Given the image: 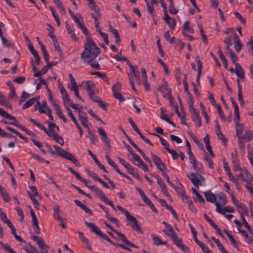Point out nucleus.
Instances as JSON below:
<instances>
[{
  "mask_svg": "<svg viewBox=\"0 0 253 253\" xmlns=\"http://www.w3.org/2000/svg\"><path fill=\"white\" fill-rule=\"evenodd\" d=\"M84 47V49L81 57L84 62L93 61L100 53L99 48L97 47L92 38H87Z\"/></svg>",
  "mask_w": 253,
  "mask_h": 253,
  "instance_id": "f257e3e1",
  "label": "nucleus"
},
{
  "mask_svg": "<svg viewBox=\"0 0 253 253\" xmlns=\"http://www.w3.org/2000/svg\"><path fill=\"white\" fill-rule=\"evenodd\" d=\"M85 225L90 229L91 232L94 233L97 235L102 238L103 239L107 241L112 245L116 246V244L112 241L93 222H85Z\"/></svg>",
  "mask_w": 253,
  "mask_h": 253,
  "instance_id": "f03ea898",
  "label": "nucleus"
},
{
  "mask_svg": "<svg viewBox=\"0 0 253 253\" xmlns=\"http://www.w3.org/2000/svg\"><path fill=\"white\" fill-rule=\"evenodd\" d=\"M192 184L197 188L199 186H205L206 182L205 178L200 174L192 172L187 175Z\"/></svg>",
  "mask_w": 253,
  "mask_h": 253,
  "instance_id": "7ed1b4c3",
  "label": "nucleus"
},
{
  "mask_svg": "<svg viewBox=\"0 0 253 253\" xmlns=\"http://www.w3.org/2000/svg\"><path fill=\"white\" fill-rule=\"evenodd\" d=\"M53 147L55 148V151H50V153L53 155H56L58 156L62 157L69 161H71L74 157L71 153L65 151L61 147L56 145H53Z\"/></svg>",
  "mask_w": 253,
  "mask_h": 253,
  "instance_id": "20e7f679",
  "label": "nucleus"
},
{
  "mask_svg": "<svg viewBox=\"0 0 253 253\" xmlns=\"http://www.w3.org/2000/svg\"><path fill=\"white\" fill-rule=\"evenodd\" d=\"M188 155L190 162L192 165L193 169L196 171H201L203 170V166L200 163L197 162L196 159L192 151L188 152Z\"/></svg>",
  "mask_w": 253,
  "mask_h": 253,
  "instance_id": "39448f33",
  "label": "nucleus"
},
{
  "mask_svg": "<svg viewBox=\"0 0 253 253\" xmlns=\"http://www.w3.org/2000/svg\"><path fill=\"white\" fill-rule=\"evenodd\" d=\"M126 219L129 221V225L133 229L137 232L142 233L141 229L138 224V221L134 216L130 215Z\"/></svg>",
  "mask_w": 253,
  "mask_h": 253,
  "instance_id": "423d86ee",
  "label": "nucleus"
},
{
  "mask_svg": "<svg viewBox=\"0 0 253 253\" xmlns=\"http://www.w3.org/2000/svg\"><path fill=\"white\" fill-rule=\"evenodd\" d=\"M151 158L157 166V169L161 171L164 170L166 169V166L164 163L162 161L161 159L157 156L151 154Z\"/></svg>",
  "mask_w": 253,
  "mask_h": 253,
  "instance_id": "0eeeda50",
  "label": "nucleus"
},
{
  "mask_svg": "<svg viewBox=\"0 0 253 253\" xmlns=\"http://www.w3.org/2000/svg\"><path fill=\"white\" fill-rule=\"evenodd\" d=\"M118 237L119 239H120L121 241H122L124 243H125L126 245L129 246L131 247L135 248L136 249H138V247L136 245H135L133 243L129 241L125 236L124 234L121 233L119 231H116L114 232Z\"/></svg>",
  "mask_w": 253,
  "mask_h": 253,
  "instance_id": "6e6552de",
  "label": "nucleus"
},
{
  "mask_svg": "<svg viewBox=\"0 0 253 253\" xmlns=\"http://www.w3.org/2000/svg\"><path fill=\"white\" fill-rule=\"evenodd\" d=\"M90 189L92 190L94 192L97 196L103 202H106L109 199L106 197L105 194L103 192L101 189L98 188L96 186L93 185L90 187Z\"/></svg>",
  "mask_w": 253,
  "mask_h": 253,
  "instance_id": "1a4fd4ad",
  "label": "nucleus"
},
{
  "mask_svg": "<svg viewBox=\"0 0 253 253\" xmlns=\"http://www.w3.org/2000/svg\"><path fill=\"white\" fill-rule=\"evenodd\" d=\"M163 232L167 236H169L171 240L173 242V243L178 247H179L182 244V242L181 239L179 238L176 234H175L174 235H170L168 231L166 229H164Z\"/></svg>",
  "mask_w": 253,
  "mask_h": 253,
  "instance_id": "9d476101",
  "label": "nucleus"
},
{
  "mask_svg": "<svg viewBox=\"0 0 253 253\" xmlns=\"http://www.w3.org/2000/svg\"><path fill=\"white\" fill-rule=\"evenodd\" d=\"M83 106H80V113L79 115V120L81 122L84 127L87 126V124H89L88 118L85 112L82 111Z\"/></svg>",
  "mask_w": 253,
  "mask_h": 253,
  "instance_id": "9b49d317",
  "label": "nucleus"
},
{
  "mask_svg": "<svg viewBox=\"0 0 253 253\" xmlns=\"http://www.w3.org/2000/svg\"><path fill=\"white\" fill-rule=\"evenodd\" d=\"M190 112L192 120L196 123H197V126L198 127L201 126L202 125V120L199 114L197 112L196 109H192V111Z\"/></svg>",
  "mask_w": 253,
  "mask_h": 253,
  "instance_id": "f8f14e48",
  "label": "nucleus"
},
{
  "mask_svg": "<svg viewBox=\"0 0 253 253\" xmlns=\"http://www.w3.org/2000/svg\"><path fill=\"white\" fill-rule=\"evenodd\" d=\"M98 133L101 136V139L108 146H110V141L106 132L102 127L98 128Z\"/></svg>",
  "mask_w": 253,
  "mask_h": 253,
  "instance_id": "ddd939ff",
  "label": "nucleus"
},
{
  "mask_svg": "<svg viewBox=\"0 0 253 253\" xmlns=\"http://www.w3.org/2000/svg\"><path fill=\"white\" fill-rule=\"evenodd\" d=\"M131 73L133 74L135 77L136 83L140 85L141 84L140 77L139 75V72L138 70L137 67L136 66L131 65L130 66Z\"/></svg>",
  "mask_w": 253,
  "mask_h": 253,
  "instance_id": "4468645a",
  "label": "nucleus"
},
{
  "mask_svg": "<svg viewBox=\"0 0 253 253\" xmlns=\"http://www.w3.org/2000/svg\"><path fill=\"white\" fill-rule=\"evenodd\" d=\"M33 239L34 241L37 242V244L41 250L44 248H49V247L46 245L44 240L41 237L37 236H34L33 237Z\"/></svg>",
  "mask_w": 253,
  "mask_h": 253,
  "instance_id": "2eb2a0df",
  "label": "nucleus"
},
{
  "mask_svg": "<svg viewBox=\"0 0 253 253\" xmlns=\"http://www.w3.org/2000/svg\"><path fill=\"white\" fill-rule=\"evenodd\" d=\"M50 136L49 137H51L53 139L55 140L57 143H58L61 145L63 146L64 145V140L63 137L59 135L58 134L56 133L55 132V130L54 129L52 133L50 132Z\"/></svg>",
  "mask_w": 253,
  "mask_h": 253,
  "instance_id": "dca6fc26",
  "label": "nucleus"
},
{
  "mask_svg": "<svg viewBox=\"0 0 253 253\" xmlns=\"http://www.w3.org/2000/svg\"><path fill=\"white\" fill-rule=\"evenodd\" d=\"M234 48L237 52H239L242 48V44L238 37L235 33L234 35Z\"/></svg>",
  "mask_w": 253,
  "mask_h": 253,
  "instance_id": "f3484780",
  "label": "nucleus"
},
{
  "mask_svg": "<svg viewBox=\"0 0 253 253\" xmlns=\"http://www.w3.org/2000/svg\"><path fill=\"white\" fill-rule=\"evenodd\" d=\"M235 72L236 75L241 79H244V72L239 63H236Z\"/></svg>",
  "mask_w": 253,
  "mask_h": 253,
  "instance_id": "a211bd4d",
  "label": "nucleus"
},
{
  "mask_svg": "<svg viewBox=\"0 0 253 253\" xmlns=\"http://www.w3.org/2000/svg\"><path fill=\"white\" fill-rule=\"evenodd\" d=\"M204 195L206 200L208 201H209L212 203H215L216 202V198L215 195L210 191L205 192Z\"/></svg>",
  "mask_w": 253,
  "mask_h": 253,
  "instance_id": "6ab92c4d",
  "label": "nucleus"
},
{
  "mask_svg": "<svg viewBox=\"0 0 253 253\" xmlns=\"http://www.w3.org/2000/svg\"><path fill=\"white\" fill-rule=\"evenodd\" d=\"M74 202L77 206L80 207L82 210L84 211L86 213L90 215H92L93 214L92 211L90 209L78 200H75Z\"/></svg>",
  "mask_w": 253,
  "mask_h": 253,
  "instance_id": "aec40b11",
  "label": "nucleus"
},
{
  "mask_svg": "<svg viewBox=\"0 0 253 253\" xmlns=\"http://www.w3.org/2000/svg\"><path fill=\"white\" fill-rule=\"evenodd\" d=\"M78 234L82 241L86 245L87 249L91 251V246L89 242V240L84 236V234L81 232H78Z\"/></svg>",
  "mask_w": 253,
  "mask_h": 253,
  "instance_id": "412c9836",
  "label": "nucleus"
},
{
  "mask_svg": "<svg viewBox=\"0 0 253 253\" xmlns=\"http://www.w3.org/2000/svg\"><path fill=\"white\" fill-rule=\"evenodd\" d=\"M85 85L86 86V90L88 92L89 95H94L95 87V84L89 81H87L85 84Z\"/></svg>",
  "mask_w": 253,
  "mask_h": 253,
  "instance_id": "4be33fe9",
  "label": "nucleus"
},
{
  "mask_svg": "<svg viewBox=\"0 0 253 253\" xmlns=\"http://www.w3.org/2000/svg\"><path fill=\"white\" fill-rule=\"evenodd\" d=\"M62 99L64 101V104L65 105H66V103H68L70 106L72 107L73 109H76V105H74V103L72 102V101L71 100L69 97V95L68 93H66L64 95H62ZM66 106H65L66 107Z\"/></svg>",
  "mask_w": 253,
  "mask_h": 253,
  "instance_id": "5701e85b",
  "label": "nucleus"
},
{
  "mask_svg": "<svg viewBox=\"0 0 253 253\" xmlns=\"http://www.w3.org/2000/svg\"><path fill=\"white\" fill-rule=\"evenodd\" d=\"M118 159L119 160V162L124 166V167L127 169V171L130 173L133 169L132 166L128 163L126 162L123 159L118 157Z\"/></svg>",
  "mask_w": 253,
  "mask_h": 253,
  "instance_id": "b1692460",
  "label": "nucleus"
},
{
  "mask_svg": "<svg viewBox=\"0 0 253 253\" xmlns=\"http://www.w3.org/2000/svg\"><path fill=\"white\" fill-rule=\"evenodd\" d=\"M66 28L68 33L69 34L72 40L75 41H78V38L77 37L75 33L71 29L69 24L67 22H66Z\"/></svg>",
  "mask_w": 253,
  "mask_h": 253,
  "instance_id": "393cba45",
  "label": "nucleus"
},
{
  "mask_svg": "<svg viewBox=\"0 0 253 253\" xmlns=\"http://www.w3.org/2000/svg\"><path fill=\"white\" fill-rule=\"evenodd\" d=\"M59 208L60 207L58 205H56L53 207V217L56 220L62 221V218L59 215Z\"/></svg>",
  "mask_w": 253,
  "mask_h": 253,
  "instance_id": "a878e982",
  "label": "nucleus"
},
{
  "mask_svg": "<svg viewBox=\"0 0 253 253\" xmlns=\"http://www.w3.org/2000/svg\"><path fill=\"white\" fill-rule=\"evenodd\" d=\"M243 130L244 126L243 124L236 125V135L238 139H240V137H242Z\"/></svg>",
  "mask_w": 253,
  "mask_h": 253,
  "instance_id": "bb28decb",
  "label": "nucleus"
},
{
  "mask_svg": "<svg viewBox=\"0 0 253 253\" xmlns=\"http://www.w3.org/2000/svg\"><path fill=\"white\" fill-rule=\"evenodd\" d=\"M68 169L69 170L71 171V172L73 174H74L78 179L83 182L84 184H86L87 182V180L82 177L79 174V173L76 171L75 170H74L72 168L69 167Z\"/></svg>",
  "mask_w": 253,
  "mask_h": 253,
  "instance_id": "cd10ccee",
  "label": "nucleus"
},
{
  "mask_svg": "<svg viewBox=\"0 0 253 253\" xmlns=\"http://www.w3.org/2000/svg\"><path fill=\"white\" fill-rule=\"evenodd\" d=\"M32 218V225L34 227H35V233L37 234H39L40 233V228L39 225V221L37 216L33 217Z\"/></svg>",
  "mask_w": 253,
  "mask_h": 253,
  "instance_id": "c85d7f7f",
  "label": "nucleus"
},
{
  "mask_svg": "<svg viewBox=\"0 0 253 253\" xmlns=\"http://www.w3.org/2000/svg\"><path fill=\"white\" fill-rule=\"evenodd\" d=\"M241 218L242 219V222L243 224L244 225L245 227L248 229L249 233L253 235V230L251 228V227L249 225L247 221H246L244 215L243 214H241Z\"/></svg>",
  "mask_w": 253,
  "mask_h": 253,
  "instance_id": "c756f323",
  "label": "nucleus"
},
{
  "mask_svg": "<svg viewBox=\"0 0 253 253\" xmlns=\"http://www.w3.org/2000/svg\"><path fill=\"white\" fill-rule=\"evenodd\" d=\"M154 244L156 246H160L161 245H166L168 244L166 241H162L160 238L156 236H152Z\"/></svg>",
  "mask_w": 253,
  "mask_h": 253,
  "instance_id": "7c9ffc66",
  "label": "nucleus"
},
{
  "mask_svg": "<svg viewBox=\"0 0 253 253\" xmlns=\"http://www.w3.org/2000/svg\"><path fill=\"white\" fill-rule=\"evenodd\" d=\"M36 100V97H33L30 99L28 101L25 103V104L23 106L22 109H26L27 108H29L30 106H31L35 103Z\"/></svg>",
  "mask_w": 253,
  "mask_h": 253,
  "instance_id": "2f4dec72",
  "label": "nucleus"
},
{
  "mask_svg": "<svg viewBox=\"0 0 253 253\" xmlns=\"http://www.w3.org/2000/svg\"><path fill=\"white\" fill-rule=\"evenodd\" d=\"M48 70V68L47 67V66H44L40 71H39L38 72H36L34 73V76L35 77H40L42 75L45 74L46 73Z\"/></svg>",
  "mask_w": 253,
  "mask_h": 253,
  "instance_id": "473e14b6",
  "label": "nucleus"
},
{
  "mask_svg": "<svg viewBox=\"0 0 253 253\" xmlns=\"http://www.w3.org/2000/svg\"><path fill=\"white\" fill-rule=\"evenodd\" d=\"M66 109L67 111L68 116L71 118V120L74 123L75 126L79 125V124L76 118L74 117V115L73 114L71 110L67 106H66Z\"/></svg>",
  "mask_w": 253,
  "mask_h": 253,
  "instance_id": "72a5a7b5",
  "label": "nucleus"
},
{
  "mask_svg": "<svg viewBox=\"0 0 253 253\" xmlns=\"http://www.w3.org/2000/svg\"><path fill=\"white\" fill-rule=\"evenodd\" d=\"M158 184L161 187L162 191L166 195H167L168 194V191L167 190V188L165 183L163 181L162 179H158Z\"/></svg>",
  "mask_w": 253,
  "mask_h": 253,
  "instance_id": "f704fd0d",
  "label": "nucleus"
},
{
  "mask_svg": "<svg viewBox=\"0 0 253 253\" xmlns=\"http://www.w3.org/2000/svg\"><path fill=\"white\" fill-rule=\"evenodd\" d=\"M243 139H248L249 141H251L253 138V134L252 131H247L244 135L242 136Z\"/></svg>",
  "mask_w": 253,
  "mask_h": 253,
  "instance_id": "c9c22d12",
  "label": "nucleus"
},
{
  "mask_svg": "<svg viewBox=\"0 0 253 253\" xmlns=\"http://www.w3.org/2000/svg\"><path fill=\"white\" fill-rule=\"evenodd\" d=\"M40 98V96H38V97L37 98V100L36 101V103L35 105V106H34V108H35V110H38L39 112L41 113V114H43V113H44V110L43 109H42L41 108V102L38 101V99H39Z\"/></svg>",
  "mask_w": 253,
  "mask_h": 253,
  "instance_id": "e433bc0d",
  "label": "nucleus"
},
{
  "mask_svg": "<svg viewBox=\"0 0 253 253\" xmlns=\"http://www.w3.org/2000/svg\"><path fill=\"white\" fill-rule=\"evenodd\" d=\"M84 63H86L88 65H89L92 68L96 69L99 70L100 69V66L98 62L96 61H91L90 62H84Z\"/></svg>",
  "mask_w": 253,
  "mask_h": 253,
  "instance_id": "4c0bfd02",
  "label": "nucleus"
},
{
  "mask_svg": "<svg viewBox=\"0 0 253 253\" xmlns=\"http://www.w3.org/2000/svg\"><path fill=\"white\" fill-rule=\"evenodd\" d=\"M38 127H39L42 130H43L47 134L48 136H50L51 134L50 133V132L52 133L53 130H54V128L50 127L49 130H47L45 127L44 126L42 125L41 123L40 124H38Z\"/></svg>",
  "mask_w": 253,
  "mask_h": 253,
  "instance_id": "58836bf2",
  "label": "nucleus"
},
{
  "mask_svg": "<svg viewBox=\"0 0 253 253\" xmlns=\"http://www.w3.org/2000/svg\"><path fill=\"white\" fill-rule=\"evenodd\" d=\"M169 12L171 14H176L178 12V10H176L174 7V4L172 0H169Z\"/></svg>",
  "mask_w": 253,
  "mask_h": 253,
  "instance_id": "ea45409f",
  "label": "nucleus"
},
{
  "mask_svg": "<svg viewBox=\"0 0 253 253\" xmlns=\"http://www.w3.org/2000/svg\"><path fill=\"white\" fill-rule=\"evenodd\" d=\"M3 117L10 120H13L14 121H16V118L14 116H11V115L8 114L6 112L3 110L1 114L0 115Z\"/></svg>",
  "mask_w": 253,
  "mask_h": 253,
  "instance_id": "a19ab883",
  "label": "nucleus"
},
{
  "mask_svg": "<svg viewBox=\"0 0 253 253\" xmlns=\"http://www.w3.org/2000/svg\"><path fill=\"white\" fill-rule=\"evenodd\" d=\"M183 29L187 31L188 32L193 33L194 32V29L190 27V23L188 21H186L183 24Z\"/></svg>",
  "mask_w": 253,
  "mask_h": 253,
  "instance_id": "79ce46f5",
  "label": "nucleus"
},
{
  "mask_svg": "<svg viewBox=\"0 0 253 253\" xmlns=\"http://www.w3.org/2000/svg\"><path fill=\"white\" fill-rule=\"evenodd\" d=\"M168 153H170L174 160H176L178 158V154L175 150L171 149L169 148H165Z\"/></svg>",
  "mask_w": 253,
  "mask_h": 253,
  "instance_id": "37998d69",
  "label": "nucleus"
},
{
  "mask_svg": "<svg viewBox=\"0 0 253 253\" xmlns=\"http://www.w3.org/2000/svg\"><path fill=\"white\" fill-rule=\"evenodd\" d=\"M166 22L171 29L174 28L176 23V21L174 19L170 18L169 20H167Z\"/></svg>",
  "mask_w": 253,
  "mask_h": 253,
  "instance_id": "c03bdc74",
  "label": "nucleus"
},
{
  "mask_svg": "<svg viewBox=\"0 0 253 253\" xmlns=\"http://www.w3.org/2000/svg\"><path fill=\"white\" fill-rule=\"evenodd\" d=\"M216 109L217 110L218 114L219 115L220 117L221 118V120L223 121H225V116H224L223 111L222 110L221 107L220 105H215Z\"/></svg>",
  "mask_w": 253,
  "mask_h": 253,
  "instance_id": "a18cd8bd",
  "label": "nucleus"
},
{
  "mask_svg": "<svg viewBox=\"0 0 253 253\" xmlns=\"http://www.w3.org/2000/svg\"><path fill=\"white\" fill-rule=\"evenodd\" d=\"M228 52L230 55V57L231 58V60L232 63L235 64H236V63H237L236 62L238 60V57L236 56L233 50H230V51Z\"/></svg>",
  "mask_w": 253,
  "mask_h": 253,
  "instance_id": "49530a36",
  "label": "nucleus"
},
{
  "mask_svg": "<svg viewBox=\"0 0 253 253\" xmlns=\"http://www.w3.org/2000/svg\"><path fill=\"white\" fill-rule=\"evenodd\" d=\"M30 96L29 93L26 92L25 91H23L21 97L19 104H21L22 102L25 101L27 99L29 98Z\"/></svg>",
  "mask_w": 253,
  "mask_h": 253,
  "instance_id": "de8ad7c7",
  "label": "nucleus"
},
{
  "mask_svg": "<svg viewBox=\"0 0 253 253\" xmlns=\"http://www.w3.org/2000/svg\"><path fill=\"white\" fill-rule=\"evenodd\" d=\"M157 61L162 66L166 74L169 75V69H168V67H167L166 64L165 63H164V61L160 58H158L157 59Z\"/></svg>",
  "mask_w": 253,
  "mask_h": 253,
  "instance_id": "09e8293b",
  "label": "nucleus"
},
{
  "mask_svg": "<svg viewBox=\"0 0 253 253\" xmlns=\"http://www.w3.org/2000/svg\"><path fill=\"white\" fill-rule=\"evenodd\" d=\"M199 29L201 33V35L203 38V41L206 43H208V38L207 36L204 34V29L202 26L200 25H199Z\"/></svg>",
  "mask_w": 253,
  "mask_h": 253,
  "instance_id": "8fccbe9b",
  "label": "nucleus"
},
{
  "mask_svg": "<svg viewBox=\"0 0 253 253\" xmlns=\"http://www.w3.org/2000/svg\"><path fill=\"white\" fill-rule=\"evenodd\" d=\"M71 90H73L74 91V93H75V95L78 98H79V99H80L81 100L84 101V100L82 99V98L81 97V96L79 95V90H78V86L77 85L76 86H72L71 88Z\"/></svg>",
  "mask_w": 253,
  "mask_h": 253,
  "instance_id": "3c124183",
  "label": "nucleus"
},
{
  "mask_svg": "<svg viewBox=\"0 0 253 253\" xmlns=\"http://www.w3.org/2000/svg\"><path fill=\"white\" fill-rule=\"evenodd\" d=\"M153 135L157 136L160 138L161 144L164 146H165V148H169V144L167 142V141L164 139L163 138L161 137L160 135L156 133H152Z\"/></svg>",
  "mask_w": 253,
  "mask_h": 253,
  "instance_id": "603ef678",
  "label": "nucleus"
},
{
  "mask_svg": "<svg viewBox=\"0 0 253 253\" xmlns=\"http://www.w3.org/2000/svg\"><path fill=\"white\" fill-rule=\"evenodd\" d=\"M30 248H24L25 250L27 252V253H40L39 251L34 246L31 245L30 246Z\"/></svg>",
  "mask_w": 253,
  "mask_h": 253,
  "instance_id": "864d4df0",
  "label": "nucleus"
},
{
  "mask_svg": "<svg viewBox=\"0 0 253 253\" xmlns=\"http://www.w3.org/2000/svg\"><path fill=\"white\" fill-rule=\"evenodd\" d=\"M224 42L226 45V49L228 51V52L230 51V50H232L230 47L232 44L231 41V39L230 38H225V40H224Z\"/></svg>",
  "mask_w": 253,
  "mask_h": 253,
  "instance_id": "5fc2aeb1",
  "label": "nucleus"
},
{
  "mask_svg": "<svg viewBox=\"0 0 253 253\" xmlns=\"http://www.w3.org/2000/svg\"><path fill=\"white\" fill-rule=\"evenodd\" d=\"M121 88V84L119 83H117L115 84H114L112 87V91L113 93H114L115 92L120 91Z\"/></svg>",
  "mask_w": 253,
  "mask_h": 253,
  "instance_id": "6e6d98bb",
  "label": "nucleus"
},
{
  "mask_svg": "<svg viewBox=\"0 0 253 253\" xmlns=\"http://www.w3.org/2000/svg\"><path fill=\"white\" fill-rule=\"evenodd\" d=\"M231 243V244L234 247H235L237 250H239V248H238V246L237 244V242L236 241V240H235V239L233 238V237L232 236V235L231 234H230V235H228V236H227Z\"/></svg>",
  "mask_w": 253,
  "mask_h": 253,
  "instance_id": "4d7b16f0",
  "label": "nucleus"
},
{
  "mask_svg": "<svg viewBox=\"0 0 253 253\" xmlns=\"http://www.w3.org/2000/svg\"><path fill=\"white\" fill-rule=\"evenodd\" d=\"M137 134L139 135L140 137L143 140H144L146 143H147L148 144H149L151 146H153V144L152 143V142L147 138H146L145 136H144L142 134V133L140 131L138 132Z\"/></svg>",
  "mask_w": 253,
  "mask_h": 253,
  "instance_id": "13d9d810",
  "label": "nucleus"
},
{
  "mask_svg": "<svg viewBox=\"0 0 253 253\" xmlns=\"http://www.w3.org/2000/svg\"><path fill=\"white\" fill-rule=\"evenodd\" d=\"M215 205L216 206V211L222 214H224L223 208L221 207V204L218 202H215Z\"/></svg>",
  "mask_w": 253,
  "mask_h": 253,
  "instance_id": "bf43d9fd",
  "label": "nucleus"
},
{
  "mask_svg": "<svg viewBox=\"0 0 253 253\" xmlns=\"http://www.w3.org/2000/svg\"><path fill=\"white\" fill-rule=\"evenodd\" d=\"M196 59L197 62L198 71V72H199V73H202V67H203L202 62L201 61L199 56H197L196 57Z\"/></svg>",
  "mask_w": 253,
  "mask_h": 253,
  "instance_id": "052dcab7",
  "label": "nucleus"
},
{
  "mask_svg": "<svg viewBox=\"0 0 253 253\" xmlns=\"http://www.w3.org/2000/svg\"><path fill=\"white\" fill-rule=\"evenodd\" d=\"M147 8L149 13H150L153 17L155 16V12L154 11V7L153 5L151 3V4H148L147 5Z\"/></svg>",
  "mask_w": 253,
  "mask_h": 253,
  "instance_id": "680f3d73",
  "label": "nucleus"
},
{
  "mask_svg": "<svg viewBox=\"0 0 253 253\" xmlns=\"http://www.w3.org/2000/svg\"><path fill=\"white\" fill-rule=\"evenodd\" d=\"M113 95L115 98L121 101H124L125 100V98L121 94L120 91L113 93Z\"/></svg>",
  "mask_w": 253,
  "mask_h": 253,
  "instance_id": "e2e57ef3",
  "label": "nucleus"
},
{
  "mask_svg": "<svg viewBox=\"0 0 253 253\" xmlns=\"http://www.w3.org/2000/svg\"><path fill=\"white\" fill-rule=\"evenodd\" d=\"M48 25L49 27H50L51 28V31H50L49 32L48 35H49V37L51 39L52 41L53 42L54 41H55L57 40V39H56L55 35L54 34V29H53V27L51 26L50 25L48 24Z\"/></svg>",
  "mask_w": 253,
  "mask_h": 253,
  "instance_id": "0e129e2a",
  "label": "nucleus"
},
{
  "mask_svg": "<svg viewBox=\"0 0 253 253\" xmlns=\"http://www.w3.org/2000/svg\"><path fill=\"white\" fill-rule=\"evenodd\" d=\"M28 195L30 197V198H31V199L32 201V202L35 205V206H38L39 205V203L38 200L35 197V196H33L32 194L30 191L28 192Z\"/></svg>",
  "mask_w": 253,
  "mask_h": 253,
  "instance_id": "69168bd1",
  "label": "nucleus"
},
{
  "mask_svg": "<svg viewBox=\"0 0 253 253\" xmlns=\"http://www.w3.org/2000/svg\"><path fill=\"white\" fill-rule=\"evenodd\" d=\"M137 166L142 169L145 171L148 170V168L147 165L144 163V162L141 160L139 162V164H137Z\"/></svg>",
  "mask_w": 253,
  "mask_h": 253,
  "instance_id": "338daca9",
  "label": "nucleus"
},
{
  "mask_svg": "<svg viewBox=\"0 0 253 253\" xmlns=\"http://www.w3.org/2000/svg\"><path fill=\"white\" fill-rule=\"evenodd\" d=\"M234 14L235 16L240 20V21L242 24H246V21L245 19L243 17L239 12L236 11L234 13Z\"/></svg>",
  "mask_w": 253,
  "mask_h": 253,
  "instance_id": "774afa93",
  "label": "nucleus"
}]
</instances>
